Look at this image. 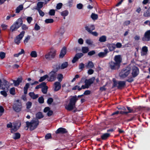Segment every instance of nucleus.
Instances as JSON below:
<instances>
[{"label": "nucleus", "instance_id": "f257e3e1", "mask_svg": "<svg viewBox=\"0 0 150 150\" xmlns=\"http://www.w3.org/2000/svg\"><path fill=\"white\" fill-rule=\"evenodd\" d=\"M114 61H111L109 63V66L112 70H118L120 68L122 62V58L121 55H115L114 58Z\"/></svg>", "mask_w": 150, "mask_h": 150}, {"label": "nucleus", "instance_id": "f03ea898", "mask_svg": "<svg viewBox=\"0 0 150 150\" xmlns=\"http://www.w3.org/2000/svg\"><path fill=\"white\" fill-rule=\"evenodd\" d=\"M23 19L21 18H19L11 25L10 27V30L12 32L17 30V29L21 26V28L23 30H26L28 29L27 25L24 24H23Z\"/></svg>", "mask_w": 150, "mask_h": 150}, {"label": "nucleus", "instance_id": "7ed1b4c3", "mask_svg": "<svg viewBox=\"0 0 150 150\" xmlns=\"http://www.w3.org/2000/svg\"><path fill=\"white\" fill-rule=\"evenodd\" d=\"M84 96L83 94L82 95H76L73 96L70 99L69 102L67 106L65 107V108L68 111H70L72 110L75 107L76 103L78 100V98H81Z\"/></svg>", "mask_w": 150, "mask_h": 150}, {"label": "nucleus", "instance_id": "20e7f679", "mask_svg": "<svg viewBox=\"0 0 150 150\" xmlns=\"http://www.w3.org/2000/svg\"><path fill=\"white\" fill-rule=\"evenodd\" d=\"M26 127L29 128L31 131L34 130L36 129L39 124L38 120H32L30 122L27 121L26 122Z\"/></svg>", "mask_w": 150, "mask_h": 150}, {"label": "nucleus", "instance_id": "39448f33", "mask_svg": "<svg viewBox=\"0 0 150 150\" xmlns=\"http://www.w3.org/2000/svg\"><path fill=\"white\" fill-rule=\"evenodd\" d=\"M113 82L112 88L117 87L118 89H122L126 86V82L125 81H118L115 79H113Z\"/></svg>", "mask_w": 150, "mask_h": 150}, {"label": "nucleus", "instance_id": "423d86ee", "mask_svg": "<svg viewBox=\"0 0 150 150\" xmlns=\"http://www.w3.org/2000/svg\"><path fill=\"white\" fill-rule=\"evenodd\" d=\"M131 68L129 67H125L123 68L119 73L120 77L124 78L127 77L130 73Z\"/></svg>", "mask_w": 150, "mask_h": 150}, {"label": "nucleus", "instance_id": "0eeeda50", "mask_svg": "<svg viewBox=\"0 0 150 150\" xmlns=\"http://www.w3.org/2000/svg\"><path fill=\"white\" fill-rule=\"evenodd\" d=\"M13 108L14 111L16 112L21 111L22 108L21 102L19 99L16 100L13 106Z\"/></svg>", "mask_w": 150, "mask_h": 150}, {"label": "nucleus", "instance_id": "6e6552de", "mask_svg": "<svg viewBox=\"0 0 150 150\" xmlns=\"http://www.w3.org/2000/svg\"><path fill=\"white\" fill-rule=\"evenodd\" d=\"M56 54V51L53 49H51L50 52L45 55V58L48 60H50L54 59Z\"/></svg>", "mask_w": 150, "mask_h": 150}, {"label": "nucleus", "instance_id": "1a4fd4ad", "mask_svg": "<svg viewBox=\"0 0 150 150\" xmlns=\"http://www.w3.org/2000/svg\"><path fill=\"white\" fill-rule=\"evenodd\" d=\"M49 76L47 80L49 81L52 82L56 80L57 77V73L53 71H51L49 73Z\"/></svg>", "mask_w": 150, "mask_h": 150}, {"label": "nucleus", "instance_id": "9d476101", "mask_svg": "<svg viewBox=\"0 0 150 150\" xmlns=\"http://www.w3.org/2000/svg\"><path fill=\"white\" fill-rule=\"evenodd\" d=\"M25 33L24 31H22L21 33L17 35L14 40V42L18 45L20 42L21 40L23 38Z\"/></svg>", "mask_w": 150, "mask_h": 150}, {"label": "nucleus", "instance_id": "9b49d317", "mask_svg": "<svg viewBox=\"0 0 150 150\" xmlns=\"http://www.w3.org/2000/svg\"><path fill=\"white\" fill-rule=\"evenodd\" d=\"M21 123H18V122L13 123V127L11 129V132L13 133L16 132L20 128L21 126Z\"/></svg>", "mask_w": 150, "mask_h": 150}, {"label": "nucleus", "instance_id": "f8f14e48", "mask_svg": "<svg viewBox=\"0 0 150 150\" xmlns=\"http://www.w3.org/2000/svg\"><path fill=\"white\" fill-rule=\"evenodd\" d=\"M139 69L138 67L135 66L133 67L132 75L133 78H135L137 76L139 75Z\"/></svg>", "mask_w": 150, "mask_h": 150}, {"label": "nucleus", "instance_id": "ddd939ff", "mask_svg": "<svg viewBox=\"0 0 150 150\" xmlns=\"http://www.w3.org/2000/svg\"><path fill=\"white\" fill-rule=\"evenodd\" d=\"M142 40L144 41H149L150 40V30L145 32Z\"/></svg>", "mask_w": 150, "mask_h": 150}, {"label": "nucleus", "instance_id": "4468645a", "mask_svg": "<svg viewBox=\"0 0 150 150\" xmlns=\"http://www.w3.org/2000/svg\"><path fill=\"white\" fill-rule=\"evenodd\" d=\"M85 28L87 31L90 33L92 31L95 29V28L94 25L89 24L86 25L85 26Z\"/></svg>", "mask_w": 150, "mask_h": 150}, {"label": "nucleus", "instance_id": "2eb2a0df", "mask_svg": "<svg viewBox=\"0 0 150 150\" xmlns=\"http://www.w3.org/2000/svg\"><path fill=\"white\" fill-rule=\"evenodd\" d=\"M83 55L82 53H78L76 54L72 60V62L73 63H75L77 61L79 58H81Z\"/></svg>", "mask_w": 150, "mask_h": 150}, {"label": "nucleus", "instance_id": "dca6fc26", "mask_svg": "<svg viewBox=\"0 0 150 150\" xmlns=\"http://www.w3.org/2000/svg\"><path fill=\"white\" fill-rule=\"evenodd\" d=\"M95 79V78L94 77L88 79H86L85 80V83L86 85L87 86L89 87L93 83Z\"/></svg>", "mask_w": 150, "mask_h": 150}, {"label": "nucleus", "instance_id": "f3484780", "mask_svg": "<svg viewBox=\"0 0 150 150\" xmlns=\"http://www.w3.org/2000/svg\"><path fill=\"white\" fill-rule=\"evenodd\" d=\"M67 132V129L63 128L60 127L56 131L55 133L58 134H65Z\"/></svg>", "mask_w": 150, "mask_h": 150}, {"label": "nucleus", "instance_id": "a211bd4d", "mask_svg": "<svg viewBox=\"0 0 150 150\" xmlns=\"http://www.w3.org/2000/svg\"><path fill=\"white\" fill-rule=\"evenodd\" d=\"M23 80L22 77L21 76H20L16 80H13L14 85L15 86H18L20 83L22 82Z\"/></svg>", "mask_w": 150, "mask_h": 150}, {"label": "nucleus", "instance_id": "6ab92c4d", "mask_svg": "<svg viewBox=\"0 0 150 150\" xmlns=\"http://www.w3.org/2000/svg\"><path fill=\"white\" fill-rule=\"evenodd\" d=\"M67 53V48L65 47H64L61 50L59 57L62 58Z\"/></svg>", "mask_w": 150, "mask_h": 150}, {"label": "nucleus", "instance_id": "aec40b11", "mask_svg": "<svg viewBox=\"0 0 150 150\" xmlns=\"http://www.w3.org/2000/svg\"><path fill=\"white\" fill-rule=\"evenodd\" d=\"M148 47L146 46H143L142 48V51L141 52L142 56H145L146 55L148 52Z\"/></svg>", "mask_w": 150, "mask_h": 150}, {"label": "nucleus", "instance_id": "412c9836", "mask_svg": "<svg viewBox=\"0 0 150 150\" xmlns=\"http://www.w3.org/2000/svg\"><path fill=\"white\" fill-rule=\"evenodd\" d=\"M4 82V87H2L1 88V89L3 90H5L6 88V90L7 91L8 90V88H9V86L8 85V84L9 83L6 80L4 79L3 80Z\"/></svg>", "mask_w": 150, "mask_h": 150}, {"label": "nucleus", "instance_id": "4be33fe9", "mask_svg": "<svg viewBox=\"0 0 150 150\" xmlns=\"http://www.w3.org/2000/svg\"><path fill=\"white\" fill-rule=\"evenodd\" d=\"M110 134L106 133L100 136V138L103 140H106L110 136Z\"/></svg>", "mask_w": 150, "mask_h": 150}, {"label": "nucleus", "instance_id": "5701e85b", "mask_svg": "<svg viewBox=\"0 0 150 150\" xmlns=\"http://www.w3.org/2000/svg\"><path fill=\"white\" fill-rule=\"evenodd\" d=\"M55 88L54 90L55 91H59L61 88V85L60 83L59 82L57 81L54 83Z\"/></svg>", "mask_w": 150, "mask_h": 150}, {"label": "nucleus", "instance_id": "b1692460", "mask_svg": "<svg viewBox=\"0 0 150 150\" xmlns=\"http://www.w3.org/2000/svg\"><path fill=\"white\" fill-rule=\"evenodd\" d=\"M108 52V50L107 49L104 50L103 52H100L98 54V56L100 58H103L105 57Z\"/></svg>", "mask_w": 150, "mask_h": 150}, {"label": "nucleus", "instance_id": "393cba45", "mask_svg": "<svg viewBox=\"0 0 150 150\" xmlns=\"http://www.w3.org/2000/svg\"><path fill=\"white\" fill-rule=\"evenodd\" d=\"M29 95L33 99H35L39 96L38 94H35L33 92H30L29 93Z\"/></svg>", "mask_w": 150, "mask_h": 150}, {"label": "nucleus", "instance_id": "a878e982", "mask_svg": "<svg viewBox=\"0 0 150 150\" xmlns=\"http://www.w3.org/2000/svg\"><path fill=\"white\" fill-rule=\"evenodd\" d=\"M43 4L44 3L43 2H38L37 4V7L36 8H35V9L36 10H38V9H40L43 7Z\"/></svg>", "mask_w": 150, "mask_h": 150}, {"label": "nucleus", "instance_id": "bb28decb", "mask_svg": "<svg viewBox=\"0 0 150 150\" xmlns=\"http://www.w3.org/2000/svg\"><path fill=\"white\" fill-rule=\"evenodd\" d=\"M21 137L20 133L18 132L15 133L13 136V138L15 140L19 139Z\"/></svg>", "mask_w": 150, "mask_h": 150}, {"label": "nucleus", "instance_id": "cd10ccee", "mask_svg": "<svg viewBox=\"0 0 150 150\" xmlns=\"http://www.w3.org/2000/svg\"><path fill=\"white\" fill-rule=\"evenodd\" d=\"M48 88V87L46 86V85L42 86V92L44 94H47V91Z\"/></svg>", "mask_w": 150, "mask_h": 150}, {"label": "nucleus", "instance_id": "c85d7f7f", "mask_svg": "<svg viewBox=\"0 0 150 150\" xmlns=\"http://www.w3.org/2000/svg\"><path fill=\"white\" fill-rule=\"evenodd\" d=\"M108 49L110 51H113L115 48V47L114 44H109L108 45Z\"/></svg>", "mask_w": 150, "mask_h": 150}, {"label": "nucleus", "instance_id": "c756f323", "mask_svg": "<svg viewBox=\"0 0 150 150\" xmlns=\"http://www.w3.org/2000/svg\"><path fill=\"white\" fill-rule=\"evenodd\" d=\"M49 78V76L47 74L45 75L42 76L40 77V79L39 80V81L40 82H42L44 81L47 78Z\"/></svg>", "mask_w": 150, "mask_h": 150}, {"label": "nucleus", "instance_id": "7c9ffc66", "mask_svg": "<svg viewBox=\"0 0 150 150\" xmlns=\"http://www.w3.org/2000/svg\"><path fill=\"white\" fill-rule=\"evenodd\" d=\"M53 68V69L52 71H53L56 72V73H57V72L58 71L59 69L60 68V66L57 64L54 65Z\"/></svg>", "mask_w": 150, "mask_h": 150}, {"label": "nucleus", "instance_id": "2f4dec72", "mask_svg": "<svg viewBox=\"0 0 150 150\" xmlns=\"http://www.w3.org/2000/svg\"><path fill=\"white\" fill-rule=\"evenodd\" d=\"M99 41L101 42H105L106 41V37L105 35H102L100 37Z\"/></svg>", "mask_w": 150, "mask_h": 150}, {"label": "nucleus", "instance_id": "473e14b6", "mask_svg": "<svg viewBox=\"0 0 150 150\" xmlns=\"http://www.w3.org/2000/svg\"><path fill=\"white\" fill-rule=\"evenodd\" d=\"M45 85H46V83L45 82H42L39 85L35 87V89H38L40 88H42V86H44Z\"/></svg>", "mask_w": 150, "mask_h": 150}, {"label": "nucleus", "instance_id": "72a5a7b5", "mask_svg": "<svg viewBox=\"0 0 150 150\" xmlns=\"http://www.w3.org/2000/svg\"><path fill=\"white\" fill-rule=\"evenodd\" d=\"M36 117L38 119H40L44 117L42 113L41 112H38L36 115Z\"/></svg>", "mask_w": 150, "mask_h": 150}, {"label": "nucleus", "instance_id": "f704fd0d", "mask_svg": "<svg viewBox=\"0 0 150 150\" xmlns=\"http://www.w3.org/2000/svg\"><path fill=\"white\" fill-rule=\"evenodd\" d=\"M86 67L88 68H93L94 67V64L92 61H89L86 65Z\"/></svg>", "mask_w": 150, "mask_h": 150}, {"label": "nucleus", "instance_id": "c9c22d12", "mask_svg": "<svg viewBox=\"0 0 150 150\" xmlns=\"http://www.w3.org/2000/svg\"><path fill=\"white\" fill-rule=\"evenodd\" d=\"M89 51V49L88 47H82V51L83 53H86Z\"/></svg>", "mask_w": 150, "mask_h": 150}, {"label": "nucleus", "instance_id": "e433bc0d", "mask_svg": "<svg viewBox=\"0 0 150 150\" xmlns=\"http://www.w3.org/2000/svg\"><path fill=\"white\" fill-rule=\"evenodd\" d=\"M65 32L64 29L63 28H61L58 31V34L60 35H62Z\"/></svg>", "mask_w": 150, "mask_h": 150}, {"label": "nucleus", "instance_id": "4c0bfd02", "mask_svg": "<svg viewBox=\"0 0 150 150\" xmlns=\"http://www.w3.org/2000/svg\"><path fill=\"white\" fill-rule=\"evenodd\" d=\"M68 66V63L67 62H65L63 63L60 67V69H64L67 68Z\"/></svg>", "mask_w": 150, "mask_h": 150}, {"label": "nucleus", "instance_id": "58836bf2", "mask_svg": "<svg viewBox=\"0 0 150 150\" xmlns=\"http://www.w3.org/2000/svg\"><path fill=\"white\" fill-rule=\"evenodd\" d=\"M23 5H19L16 9V13H19L21 10H23Z\"/></svg>", "mask_w": 150, "mask_h": 150}, {"label": "nucleus", "instance_id": "ea45409f", "mask_svg": "<svg viewBox=\"0 0 150 150\" xmlns=\"http://www.w3.org/2000/svg\"><path fill=\"white\" fill-rule=\"evenodd\" d=\"M69 13L68 11L67 10H65L62 12L61 13V14L62 16L65 17L68 15Z\"/></svg>", "mask_w": 150, "mask_h": 150}, {"label": "nucleus", "instance_id": "a19ab883", "mask_svg": "<svg viewBox=\"0 0 150 150\" xmlns=\"http://www.w3.org/2000/svg\"><path fill=\"white\" fill-rule=\"evenodd\" d=\"M143 16L145 17H148L150 16V11L148 10H147L145 11L143 14Z\"/></svg>", "mask_w": 150, "mask_h": 150}, {"label": "nucleus", "instance_id": "79ce46f5", "mask_svg": "<svg viewBox=\"0 0 150 150\" xmlns=\"http://www.w3.org/2000/svg\"><path fill=\"white\" fill-rule=\"evenodd\" d=\"M91 17L92 19L93 20H95L97 19L98 16L97 14L92 13L91 15Z\"/></svg>", "mask_w": 150, "mask_h": 150}, {"label": "nucleus", "instance_id": "37998d69", "mask_svg": "<svg viewBox=\"0 0 150 150\" xmlns=\"http://www.w3.org/2000/svg\"><path fill=\"white\" fill-rule=\"evenodd\" d=\"M57 77L59 81L61 82L62 81L63 78V76L62 74H57Z\"/></svg>", "mask_w": 150, "mask_h": 150}, {"label": "nucleus", "instance_id": "c03bdc74", "mask_svg": "<svg viewBox=\"0 0 150 150\" xmlns=\"http://www.w3.org/2000/svg\"><path fill=\"white\" fill-rule=\"evenodd\" d=\"M30 55L32 57H37V54L36 52L35 51H32L31 52Z\"/></svg>", "mask_w": 150, "mask_h": 150}, {"label": "nucleus", "instance_id": "a18cd8bd", "mask_svg": "<svg viewBox=\"0 0 150 150\" xmlns=\"http://www.w3.org/2000/svg\"><path fill=\"white\" fill-rule=\"evenodd\" d=\"M10 93L12 95H14L15 94V90L14 87L10 88Z\"/></svg>", "mask_w": 150, "mask_h": 150}, {"label": "nucleus", "instance_id": "49530a36", "mask_svg": "<svg viewBox=\"0 0 150 150\" xmlns=\"http://www.w3.org/2000/svg\"><path fill=\"white\" fill-rule=\"evenodd\" d=\"M32 103L30 101H28L26 103V108L27 109H29L32 106Z\"/></svg>", "mask_w": 150, "mask_h": 150}, {"label": "nucleus", "instance_id": "de8ad7c7", "mask_svg": "<svg viewBox=\"0 0 150 150\" xmlns=\"http://www.w3.org/2000/svg\"><path fill=\"white\" fill-rule=\"evenodd\" d=\"M45 23H52L54 22V20L52 19H47L45 21Z\"/></svg>", "mask_w": 150, "mask_h": 150}, {"label": "nucleus", "instance_id": "09e8293b", "mask_svg": "<svg viewBox=\"0 0 150 150\" xmlns=\"http://www.w3.org/2000/svg\"><path fill=\"white\" fill-rule=\"evenodd\" d=\"M73 0H69L67 4V6L71 7L72 6L73 3Z\"/></svg>", "mask_w": 150, "mask_h": 150}, {"label": "nucleus", "instance_id": "8fccbe9b", "mask_svg": "<svg viewBox=\"0 0 150 150\" xmlns=\"http://www.w3.org/2000/svg\"><path fill=\"white\" fill-rule=\"evenodd\" d=\"M38 101L40 103H43L44 102L43 97L42 96L39 97L38 99Z\"/></svg>", "mask_w": 150, "mask_h": 150}, {"label": "nucleus", "instance_id": "3c124183", "mask_svg": "<svg viewBox=\"0 0 150 150\" xmlns=\"http://www.w3.org/2000/svg\"><path fill=\"white\" fill-rule=\"evenodd\" d=\"M53 101V99L51 97L49 98L47 100V103L48 104L50 105Z\"/></svg>", "mask_w": 150, "mask_h": 150}, {"label": "nucleus", "instance_id": "603ef678", "mask_svg": "<svg viewBox=\"0 0 150 150\" xmlns=\"http://www.w3.org/2000/svg\"><path fill=\"white\" fill-rule=\"evenodd\" d=\"M37 10L38 11L39 14L40 16L43 17L45 15L44 13L40 9H38Z\"/></svg>", "mask_w": 150, "mask_h": 150}, {"label": "nucleus", "instance_id": "864d4df0", "mask_svg": "<svg viewBox=\"0 0 150 150\" xmlns=\"http://www.w3.org/2000/svg\"><path fill=\"white\" fill-rule=\"evenodd\" d=\"M88 87L86 85V84H85V85H82L81 87H80L78 88V91H81L82 89H85V88H88Z\"/></svg>", "mask_w": 150, "mask_h": 150}, {"label": "nucleus", "instance_id": "5fc2aeb1", "mask_svg": "<svg viewBox=\"0 0 150 150\" xmlns=\"http://www.w3.org/2000/svg\"><path fill=\"white\" fill-rule=\"evenodd\" d=\"M49 13L50 16H54L55 13V10L54 9H51Z\"/></svg>", "mask_w": 150, "mask_h": 150}, {"label": "nucleus", "instance_id": "6e6d98bb", "mask_svg": "<svg viewBox=\"0 0 150 150\" xmlns=\"http://www.w3.org/2000/svg\"><path fill=\"white\" fill-rule=\"evenodd\" d=\"M62 6V3H59L56 6V8L57 9L59 10L60 9Z\"/></svg>", "mask_w": 150, "mask_h": 150}, {"label": "nucleus", "instance_id": "4d7b16f0", "mask_svg": "<svg viewBox=\"0 0 150 150\" xmlns=\"http://www.w3.org/2000/svg\"><path fill=\"white\" fill-rule=\"evenodd\" d=\"M51 138H52V136L51 134L50 133L47 134L45 136V139H48Z\"/></svg>", "mask_w": 150, "mask_h": 150}, {"label": "nucleus", "instance_id": "13d9d810", "mask_svg": "<svg viewBox=\"0 0 150 150\" xmlns=\"http://www.w3.org/2000/svg\"><path fill=\"white\" fill-rule=\"evenodd\" d=\"M4 91H0V93L4 97H6L7 96V93L5 91H4Z\"/></svg>", "mask_w": 150, "mask_h": 150}, {"label": "nucleus", "instance_id": "bf43d9fd", "mask_svg": "<svg viewBox=\"0 0 150 150\" xmlns=\"http://www.w3.org/2000/svg\"><path fill=\"white\" fill-rule=\"evenodd\" d=\"M5 53L3 52H0V58L3 59L5 57Z\"/></svg>", "mask_w": 150, "mask_h": 150}, {"label": "nucleus", "instance_id": "052dcab7", "mask_svg": "<svg viewBox=\"0 0 150 150\" xmlns=\"http://www.w3.org/2000/svg\"><path fill=\"white\" fill-rule=\"evenodd\" d=\"M127 108L128 110L129 111L128 112H128V113H134V110L132 109H131L130 108V107L128 106L127 107Z\"/></svg>", "mask_w": 150, "mask_h": 150}, {"label": "nucleus", "instance_id": "680f3d73", "mask_svg": "<svg viewBox=\"0 0 150 150\" xmlns=\"http://www.w3.org/2000/svg\"><path fill=\"white\" fill-rule=\"evenodd\" d=\"M76 7L78 9H81L82 8L83 5L82 4L79 3L77 4Z\"/></svg>", "mask_w": 150, "mask_h": 150}, {"label": "nucleus", "instance_id": "e2e57ef3", "mask_svg": "<svg viewBox=\"0 0 150 150\" xmlns=\"http://www.w3.org/2000/svg\"><path fill=\"white\" fill-rule=\"evenodd\" d=\"M95 53L96 52L95 50H92L88 52V54L89 56H92L95 54Z\"/></svg>", "mask_w": 150, "mask_h": 150}, {"label": "nucleus", "instance_id": "0e129e2a", "mask_svg": "<svg viewBox=\"0 0 150 150\" xmlns=\"http://www.w3.org/2000/svg\"><path fill=\"white\" fill-rule=\"evenodd\" d=\"M34 29L36 30H40V27L37 23H36Z\"/></svg>", "mask_w": 150, "mask_h": 150}, {"label": "nucleus", "instance_id": "69168bd1", "mask_svg": "<svg viewBox=\"0 0 150 150\" xmlns=\"http://www.w3.org/2000/svg\"><path fill=\"white\" fill-rule=\"evenodd\" d=\"M30 38V36L29 35H28L27 37L24 40V42L25 43H27L28 42V40Z\"/></svg>", "mask_w": 150, "mask_h": 150}, {"label": "nucleus", "instance_id": "338daca9", "mask_svg": "<svg viewBox=\"0 0 150 150\" xmlns=\"http://www.w3.org/2000/svg\"><path fill=\"white\" fill-rule=\"evenodd\" d=\"M53 112L52 110H50L47 113V115L49 116L50 117L52 116L53 114Z\"/></svg>", "mask_w": 150, "mask_h": 150}, {"label": "nucleus", "instance_id": "774afa93", "mask_svg": "<svg viewBox=\"0 0 150 150\" xmlns=\"http://www.w3.org/2000/svg\"><path fill=\"white\" fill-rule=\"evenodd\" d=\"M86 43L87 44L91 45L92 44L93 42L90 39H87L86 40Z\"/></svg>", "mask_w": 150, "mask_h": 150}]
</instances>
